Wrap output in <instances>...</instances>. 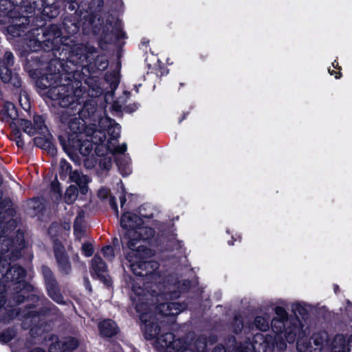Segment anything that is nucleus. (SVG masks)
<instances>
[{
    "label": "nucleus",
    "mask_w": 352,
    "mask_h": 352,
    "mask_svg": "<svg viewBox=\"0 0 352 352\" xmlns=\"http://www.w3.org/2000/svg\"><path fill=\"white\" fill-rule=\"evenodd\" d=\"M87 288L90 291L91 290V287H90V285H89V283L87 281Z\"/></svg>",
    "instance_id": "5fc2aeb1"
},
{
    "label": "nucleus",
    "mask_w": 352,
    "mask_h": 352,
    "mask_svg": "<svg viewBox=\"0 0 352 352\" xmlns=\"http://www.w3.org/2000/svg\"><path fill=\"white\" fill-rule=\"evenodd\" d=\"M60 166L61 169L66 173H70L72 170L71 165L65 160H61L60 162Z\"/></svg>",
    "instance_id": "e433bc0d"
},
{
    "label": "nucleus",
    "mask_w": 352,
    "mask_h": 352,
    "mask_svg": "<svg viewBox=\"0 0 352 352\" xmlns=\"http://www.w3.org/2000/svg\"><path fill=\"white\" fill-rule=\"evenodd\" d=\"M303 332L300 331L297 339V349L299 352H320L328 340V335L326 332L317 333L313 335L311 340H307L304 336Z\"/></svg>",
    "instance_id": "0eeeda50"
},
{
    "label": "nucleus",
    "mask_w": 352,
    "mask_h": 352,
    "mask_svg": "<svg viewBox=\"0 0 352 352\" xmlns=\"http://www.w3.org/2000/svg\"><path fill=\"white\" fill-rule=\"evenodd\" d=\"M18 113L14 104L12 102H7L5 103L3 109V117L2 120L10 124V127L12 129L13 140L15 141L18 147H23L24 146V142L21 138V133L16 129Z\"/></svg>",
    "instance_id": "6e6552de"
},
{
    "label": "nucleus",
    "mask_w": 352,
    "mask_h": 352,
    "mask_svg": "<svg viewBox=\"0 0 352 352\" xmlns=\"http://www.w3.org/2000/svg\"><path fill=\"white\" fill-rule=\"evenodd\" d=\"M150 254L149 250L144 245L138 244L133 250H129L126 256V259L129 263L131 271L137 276H147L151 279V283H145V289H147L150 295L157 298H164L168 295L163 289L164 285L160 281V277L155 271L159 265L156 261H146L145 259ZM157 302L160 299H157Z\"/></svg>",
    "instance_id": "f03ea898"
},
{
    "label": "nucleus",
    "mask_w": 352,
    "mask_h": 352,
    "mask_svg": "<svg viewBox=\"0 0 352 352\" xmlns=\"http://www.w3.org/2000/svg\"><path fill=\"white\" fill-rule=\"evenodd\" d=\"M185 308L184 305L179 302H162L155 307V309L162 316H175L181 313Z\"/></svg>",
    "instance_id": "9b49d317"
},
{
    "label": "nucleus",
    "mask_w": 352,
    "mask_h": 352,
    "mask_svg": "<svg viewBox=\"0 0 352 352\" xmlns=\"http://www.w3.org/2000/svg\"><path fill=\"white\" fill-rule=\"evenodd\" d=\"M270 315L265 312V316H257L255 318L254 324L257 329L265 331L270 327Z\"/></svg>",
    "instance_id": "4be33fe9"
},
{
    "label": "nucleus",
    "mask_w": 352,
    "mask_h": 352,
    "mask_svg": "<svg viewBox=\"0 0 352 352\" xmlns=\"http://www.w3.org/2000/svg\"><path fill=\"white\" fill-rule=\"evenodd\" d=\"M85 135L90 138L94 144L102 145L106 140V134L102 130H97L94 125L89 126L85 131Z\"/></svg>",
    "instance_id": "4468645a"
},
{
    "label": "nucleus",
    "mask_w": 352,
    "mask_h": 352,
    "mask_svg": "<svg viewBox=\"0 0 352 352\" xmlns=\"http://www.w3.org/2000/svg\"><path fill=\"white\" fill-rule=\"evenodd\" d=\"M22 27L19 25H12L8 27V32L13 36H21Z\"/></svg>",
    "instance_id": "c756f323"
},
{
    "label": "nucleus",
    "mask_w": 352,
    "mask_h": 352,
    "mask_svg": "<svg viewBox=\"0 0 352 352\" xmlns=\"http://www.w3.org/2000/svg\"><path fill=\"white\" fill-rule=\"evenodd\" d=\"M45 140L42 138H36L34 139V144L38 146H40V147H42L43 146H45L46 144H47L49 142H48V140L50 138V134L49 133V136L47 138V139H46L45 137Z\"/></svg>",
    "instance_id": "72a5a7b5"
},
{
    "label": "nucleus",
    "mask_w": 352,
    "mask_h": 352,
    "mask_svg": "<svg viewBox=\"0 0 352 352\" xmlns=\"http://www.w3.org/2000/svg\"><path fill=\"white\" fill-rule=\"evenodd\" d=\"M109 195V190L107 188H102L98 192V197L101 199H104Z\"/></svg>",
    "instance_id": "4c0bfd02"
},
{
    "label": "nucleus",
    "mask_w": 352,
    "mask_h": 352,
    "mask_svg": "<svg viewBox=\"0 0 352 352\" xmlns=\"http://www.w3.org/2000/svg\"><path fill=\"white\" fill-rule=\"evenodd\" d=\"M42 271H43V274L47 280V283H52V282H54L53 280H52V272L50 271V270L47 267H42Z\"/></svg>",
    "instance_id": "f704fd0d"
},
{
    "label": "nucleus",
    "mask_w": 352,
    "mask_h": 352,
    "mask_svg": "<svg viewBox=\"0 0 352 352\" xmlns=\"http://www.w3.org/2000/svg\"><path fill=\"white\" fill-rule=\"evenodd\" d=\"M159 352H205L206 340L204 337L194 338L188 336L185 340L175 339L172 333L159 336L154 342Z\"/></svg>",
    "instance_id": "20e7f679"
},
{
    "label": "nucleus",
    "mask_w": 352,
    "mask_h": 352,
    "mask_svg": "<svg viewBox=\"0 0 352 352\" xmlns=\"http://www.w3.org/2000/svg\"><path fill=\"white\" fill-rule=\"evenodd\" d=\"M78 142V143L76 145L74 142L73 146L78 148L82 155H88L92 151V144L90 140H85L82 143H80V142L79 141Z\"/></svg>",
    "instance_id": "393cba45"
},
{
    "label": "nucleus",
    "mask_w": 352,
    "mask_h": 352,
    "mask_svg": "<svg viewBox=\"0 0 352 352\" xmlns=\"http://www.w3.org/2000/svg\"><path fill=\"white\" fill-rule=\"evenodd\" d=\"M88 107H89V104H85V105L84 106V109H83V111H85L88 109Z\"/></svg>",
    "instance_id": "864d4df0"
},
{
    "label": "nucleus",
    "mask_w": 352,
    "mask_h": 352,
    "mask_svg": "<svg viewBox=\"0 0 352 352\" xmlns=\"http://www.w3.org/2000/svg\"><path fill=\"white\" fill-rule=\"evenodd\" d=\"M91 272L93 276H96L102 281H107V266L100 257L95 256L92 259Z\"/></svg>",
    "instance_id": "ddd939ff"
},
{
    "label": "nucleus",
    "mask_w": 352,
    "mask_h": 352,
    "mask_svg": "<svg viewBox=\"0 0 352 352\" xmlns=\"http://www.w3.org/2000/svg\"><path fill=\"white\" fill-rule=\"evenodd\" d=\"M61 122L68 126L69 131V141L81 142L85 136V121L76 114L70 115L69 110H66L61 116Z\"/></svg>",
    "instance_id": "423d86ee"
},
{
    "label": "nucleus",
    "mask_w": 352,
    "mask_h": 352,
    "mask_svg": "<svg viewBox=\"0 0 352 352\" xmlns=\"http://www.w3.org/2000/svg\"><path fill=\"white\" fill-rule=\"evenodd\" d=\"M63 347L64 348V351L66 350H74L75 349L78 345V341L74 338H67L65 342L62 343Z\"/></svg>",
    "instance_id": "cd10ccee"
},
{
    "label": "nucleus",
    "mask_w": 352,
    "mask_h": 352,
    "mask_svg": "<svg viewBox=\"0 0 352 352\" xmlns=\"http://www.w3.org/2000/svg\"><path fill=\"white\" fill-rule=\"evenodd\" d=\"M110 204L112 206V208L115 210L116 212L118 213V209L117 207V205L116 204V199L114 197H111L109 200Z\"/></svg>",
    "instance_id": "ea45409f"
},
{
    "label": "nucleus",
    "mask_w": 352,
    "mask_h": 352,
    "mask_svg": "<svg viewBox=\"0 0 352 352\" xmlns=\"http://www.w3.org/2000/svg\"><path fill=\"white\" fill-rule=\"evenodd\" d=\"M331 352H352V336L347 338L342 335H337L331 343Z\"/></svg>",
    "instance_id": "9d476101"
},
{
    "label": "nucleus",
    "mask_w": 352,
    "mask_h": 352,
    "mask_svg": "<svg viewBox=\"0 0 352 352\" xmlns=\"http://www.w3.org/2000/svg\"><path fill=\"white\" fill-rule=\"evenodd\" d=\"M47 287L49 295L54 301L58 303H62L63 302V297L56 288L54 282L47 283Z\"/></svg>",
    "instance_id": "5701e85b"
},
{
    "label": "nucleus",
    "mask_w": 352,
    "mask_h": 352,
    "mask_svg": "<svg viewBox=\"0 0 352 352\" xmlns=\"http://www.w3.org/2000/svg\"><path fill=\"white\" fill-rule=\"evenodd\" d=\"M236 328L234 329L235 332L240 331L243 327V323L240 318H236Z\"/></svg>",
    "instance_id": "58836bf2"
},
{
    "label": "nucleus",
    "mask_w": 352,
    "mask_h": 352,
    "mask_svg": "<svg viewBox=\"0 0 352 352\" xmlns=\"http://www.w3.org/2000/svg\"><path fill=\"white\" fill-rule=\"evenodd\" d=\"M14 63V56L10 52H6L3 58L0 57V79L8 82L12 78V72L9 67Z\"/></svg>",
    "instance_id": "1a4fd4ad"
},
{
    "label": "nucleus",
    "mask_w": 352,
    "mask_h": 352,
    "mask_svg": "<svg viewBox=\"0 0 352 352\" xmlns=\"http://www.w3.org/2000/svg\"><path fill=\"white\" fill-rule=\"evenodd\" d=\"M329 73L331 75H334V74H335V75H336V76H335V77H336V78H337V79L340 78V76H341V74H340V73H338V75H337V73H336V72H334V70H331V69H330V68L329 69Z\"/></svg>",
    "instance_id": "37998d69"
},
{
    "label": "nucleus",
    "mask_w": 352,
    "mask_h": 352,
    "mask_svg": "<svg viewBox=\"0 0 352 352\" xmlns=\"http://www.w3.org/2000/svg\"><path fill=\"white\" fill-rule=\"evenodd\" d=\"M212 352H232V351H230L229 350H227L223 346H216L213 351Z\"/></svg>",
    "instance_id": "a19ab883"
},
{
    "label": "nucleus",
    "mask_w": 352,
    "mask_h": 352,
    "mask_svg": "<svg viewBox=\"0 0 352 352\" xmlns=\"http://www.w3.org/2000/svg\"><path fill=\"white\" fill-rule=\"evenodd\" d=\"M34 128L36 129V133L41 134L45 137L46 139H47L49 136V131L46 125L45 124L43 117L39 116H34Z\"/></svg>",
    "instance_id": "412c9836"
},
{
    "label": "nucleus",
    "mask_w": 352,
    "mask_h": 352,
    "mask_svg": "<svg viewBox=\"0 0 352 352\" xmlns=\"http://www.w3.org/2000/svg\"><path fill=\"white\" fill-rule=\"evenodd\" d=\"M274 311L276 316L272 320V333L256 334L252 343L247 342L244 346L238 347L237 352H265L267 348L275 345L284 349L286 347L285 340L289 343L295 341L297 334H300V320L297 318L289 320L287 311L281 307H276Z\"/></svg>",
    "instance_id": "f257e3e1"
},
{
    "label": "nucleus",
    "mask_w": 352,
    "mask_h": 352,
    "mask_svg": "<svg viewBox=\"0 0 352 352\" xmlns=\"http://www.w3.org/2000/svg\"><path fill=\"white\" fill-rule=\"evenodd\" d=\"M65 87L63 86V85H61V86H54L53 87H52L50 91H49V93L50 94V97L54 99V100H58V99H60V104L61 106H66L67 104V102L68 101L69 103H72V102L74 101V100L72 99V101L69 100V96H63L61 94H60V91H65Z\"/></svg>",
    "instance_id": "dca6fc26"
},
{
    "label": "nucleus",
    "mask_w": 352,
    "mask_h": 352,
    "mask_svg": "<svg viewBox=\"0 0 352 352\" xmlns=\"http://www.w3.org/2000/svg\"><path fill=\"white\" fill-rule=\"evenodd\" d=\"M74 8H74V5H72V4L69 5V10H74Z\"/></svg>",
    "instance_id": "3c124183"
},
{
    "label": "nucleus",
    "mask_w": 352,
    "mask_h": 352,
    "mask_svg": "<svg viewBox=\"0 0 352 352\" xmlns=\"http://www.w3.org/2000/svg\"><path fill=\"white\" fill-rule=\"evenodd\" d=\"M55 255L61 272L68 274L71 271V265L65 252L61 250H56Z\"/></svg>",
    "instance_id": "6ab92c4d"
},
{
    "label": "nucleus",
    "mask_w": 352,
    "mask_h": 352,
    "mask_svg": "<svg viewBox=\"0 0 352 352\" xmlns=\"http://www.w3.org/2000/svg\"><path fill=\"white\" fill-rule=\"evenodd\" d=\"M137 234L133 236V239L140 241V245H142V241L153 237L155 234V231L150 227L139 226L136 230Z\"/></svg>",
    "instance_id": "f3484780"
},
{
    "label": "nucleus",
    "mask_w": 352,
    "mask_h": 352,
    "mask_svg": "<svg viewBox=\"0 0 352 352\" xmlns=\"http://www.w3.org/2000/svg\"><path fill=\"white\" fill-rule=\"evenodd\" d=\"M102 251L104 256L107 260H111L114 257V251L111 246L107 245L103 248Z\"/></svg>",
    "instance_id": "7c9ffc66"
},
{
    "label": "nucleus",
    "mask_w": 352,
    "mask_h": 352,
    "mask_svg": "<svg viewBox=\"0 0 352 352\" xmlns=\"http://www.w3.org/2000/svg\"><path fill=\"white\" fill-rule=\"evenodd\" d=\"M140 283H135L132 286L133 294L131 298L135 305V309L142 323V330L146 340H156L162 330L159 319L151 313V307L148 303V296Z\"/></svg>",
    "instance_id": "7ed1b4c3"
},
{
    "label": "nucleus",
    "mask_w": 352,
    "mask_h": 352,
    "mask_svg": "<svg viewBox=\"0 0 352 352\" xmlns=\"http://www.w3.org/2000/svg\"><path fill=\"white\" fill-rule=\"evenodd\" d=\"M71 178L74 182H76L78 185L82 193L85 194L87 192L88 188L87 186V184H88L89 180L86 175L78 171H74L71 174Z\"/></svg>",
    "instance_id": "a211bd4d"
},
{
    "label": "nucleus",
    "mask_w": 352,
    "mask_h": 352,
    "mask_svg": "<svg viewBox=\"0 0 352 352\" xmlns=\"http://www.w3.org/2000/svg\"><path fill=\"white\" fill-rule=\"evenodd\" d=\"M332 66L334 67V68H336L338 66V63L337 62H333L332 63Z\"/></svg>",
    "instance_id": "8fccbe9b"
},
{
    "label": "nucleus",
    "mask_w": 352,
    "mask_h": 352,
    "mask_svg": "<svg viewBox=\"0 0 352 352\" xmlns=\"http://www.w3.org/2000/svg\"><path fill=\"white\" fill-rule=\"evenodd\" d=\"M120 204H121V207H122V206H123V205H124V203H125V201H126V198H125V197L123 195V196L120 197Z\"/></svg>",
    "instance_id": "a18cd8bd"
},
{
    "label": "nucleus",
    "mask_w": 352,
    "mask_h": 352,
    "mask_svg": "<svg viewBox=\"0 0 352 352\" xmlns=\"http://www.w3.org/2000/svg\"><path fill=\"white\" fill-rule=\"evenodd\" d=\"M25 276V270L20 266L13 265L6 273L5 279L8 282L19 285V287L24 285L23 278Z\"/></svg>",
    "instance_id": "f8f14e48"
},
{
    "label": "nucleus",
    "mask_w": 352,
    "mask_h": 352,
    "mask_svg": "<svg viewBox=\"0 0 352 352\" xmlns=\"http://www.w3.org/2000/svg\"><path fill=\"white\" fill-rule=\"evenodd\" d=\"M101 124H109L107 133L110 135L111 139L116 140L119 138L120 133V126L118 124L112 123V121L108 118H102L100 120Z\"/></svg>",
    "instance_id": "aec40b11"
},
{
    "label": "nucleus",
    "mask_w": 352,
    "mask_h": 352,
    "mask_svg": "<svg viewBox=\"0 0 352 352\" xmlns=\"http://www.w3.org/2000/svg\"><path fill=\"white\" fill-rule=\"evenodd\" d=\"M16 123V126H20L23 131L28 135L32 136L36 134V129L32 126V123L29 120L21 119L18 120Z\"/></svg>",
    "instance_id": "b1692460"
},
{
    "label": "nucleus",
    "mask_w": 352,
    "mask_h": 352,
    "mask_svg": "<svg viewBox=\"0 0 352 352\" xmlns=\"http://www.w3.org/2000/svg\"><path fill=\"white\" fill-rule=\"evenodd\" d=\"M36 202H37V200H36V199L32 200V201H31V203H30V204L32 205V206H31V207H32V208H34L36 207V206H35V205H36Z\"/></svg>",
    "instance_id": "09e8293b"
},
{
    "label": "nucleus",
    "mask_w": 352,
    "mask_h": 352,
    "mask_svg": "<svg viewBox=\"0 0 352 352\" xmlns=\"http://www.w3.org/2000/svg\"><path fill=\"white\" fill-rule=\"evenodd\" d=\"M107 149L113 153H122L126 150V145L125 144H122L120 146H117L114 148H111L109 145L107 146Z\"/></svg>",
    "instance_id": "c9c22d12"
},
{
    "label": "nucleus",
    "mask_w": 352,
    "mask_h": 352,
    "mask_svg": "<svg viewBox=\"0 0 352 352\" xmlns=\"http://www.w3.org/2000/svg\"><path fill=\"white\" fill-rule=\"evenodd\" d=\"M82 250L87 256H91L94 252L93 247L90 243H84L82 246Z\"/></svg>",
    "instance_id": "473e14b6"
},
{
    "label": "nucleus",
    "mask_w": 352,
    "mask_h": 352,
    "mask_svg": "<svg viewBox=\"0 0 352 352\" xmlns=\"http://www.w3.org/2000/svg\"><path fill=\"white\" fill-rule=\"evenodd\" d=\"M30 352H45V351L41 348H36L32 349Z\"/></svg>",
    "instance_id": "49530a36"
},
{
    "label": "nucleus",
    "mask_w": 352,
    "mask_h": 352,
    "mask_svg": "<svg viewBox=\"0 0 352 352\" xmlns=\"http://www.w3.org/2000/svg\"><path fill=\"white\" fill-rule=\"evenodd\" d=\"M24 99H25V105H24V106H23V108L24 109H29L30 105H29V103L28 102L27 98L25 97V98H24Z\"/></svg>",
    "instance_id": "de8ad7c7"
},
{
    "label": "nucleus",
    "mask_w": 352,
    "mask_h": 352,
    "mask_svg": "<svg viewBox=\"0 0 352 352\" xmlns=\"http://www.w3.org/2000/svg\"><path fill=\"white\" fill-rule=\"evenodd\" d=\"M50 352H54V351H53V347H52V346H50Z\"/></svg>",
    "instance_id": "6e6d98bb"
},
{
    "label": "nucleus",
    "mask_w": 352,
    "mask_h": 352,
    "mask_svg": "<svg viewBox=\"0 0 352 352\" xmlns=\"http://www.w3.org/2000/svg\"><path fill=\"white\" fill-rule=\"evenodd\" d=\"M118 166H119V169L120 170V171L122 172V174H126V175H127V174H129V173H130V171H131V170H129V168H126V170H125L124 172H122V170L121 166H120V164H118Z\"/></svg>",
    "instance_id": "c03bdc74"
},
{
    "label": "nucleus",
    "mask_w": 352,
    "mask_h": 352,
    "mask_svg": "<svg viewBox=\"0 0 352 352\" xmlns=\"http://www.w3.org/2000/svg\"><path fill=\"white\" fill-rule=\"evenodd\" d=\"M78 192L75 186H70L66 190L65 195V201L68 204L73 203L77 198Z\"/></svg>",
    "instance_id": "bb28decb"
},
{
    "label": "nucleus",
    "mask_w": 352,
    "mask_h": 352,
    "mask_svg": "<svg viewBox=\"0 0 352 352\" xmlns=\"http://www.w3.org/2000/svg\"><path fill=\"white\" fill-rule=\"evenodd\" d=\"M189 284H190V283L188 281H185L184 283V285L186 287V288L188 287Z\"/></svg>",
    "instance_id": "603ef678"
},
{
    "label": "nucleus",
    "mask_w": 352,
    "mask_h": 352,
    "mask_svg": "<svg viewBox=\"0 0 352 352\" xmlns=\"http://www.w3.org/2000/svg\"><path fill=\"white\" fill-rule=\"evenodd\" d=\"M292 310L295 314L296 317L298 315L303 316L306 311L302 305L298 303L294 304L292 307Z\"/></svg>",
    "instance_id": "2f4dec72"
},
{
    "label": "nucleus",
    "mask_w": 352,
    "mask_h": 352,
    "mask_svg": "<svg viewBox=\"0 0 352 352\" xmlns=\"http://www.w3.org/2000/svg\"><path fill=\"white\" fill-rule=\"evenodd\" d=\"M51 190L54 194L55 199H58L61 196V190L60 188V184L58 181L55 179L51 184Z\"/></svg>",
    "instance_id": "c85d7f7f"
},
{
    "label": "nucleus",
    "mask_w": 352,
    "mask_h": 352,
    "mask_svg": "<svg viewBox=\"0 0 352 352\" xmlns=\"http://www.w3.org/2000/svg\"><path fill=\"white\" fill-rule=\"evenodd\" d=\"M82 222L83 216L81 214H79L78 216L76 218L74 225V233L78 239L81 238L85 233Z\"/></svg>",
    "instance_id": "a878e982"
},
{
    "label": "nucleus",
    "mask_w": 352,
    "mask_h": 352,
    "mask_svg": "<svg viewBox=\"0 0 352 352\" xmlns=\"http://www.w3.org/2000/svg\"><path fill=\"white\" fill-rule=\"evenodd\" d=\"M100 334L104 337H111L118 332V327L111 320H104L98 324Z\"/></svg>",
    "instance_id": "2eb2a0df"
},
{
    "label": "nucleus",
    "mask_w": 352,
    "mask_h": 352,
    "mask_svg": "<svg viewBox=\"0 0 352 352\" xmlns=\"http://www.w3.org/2000/svg\"><path fill=\"white\" fill-rule=\"evenodd\" d=\"M1 338L2 339V340L3 342H8L10 340H11L12 336H5L4 333H2L1 336Z\"/></svg>",
    "instance_id": "79ce46f5"
},
{
    "label": "nucleus",
    "mask_w": 352,
    "mask_h": 352,
    "mask_svg": "<svg viewBox=\"0 0 352 352\" xmlns=\"http://www.w3.org/2000/svg\"><path fill=\"white\" fill-rule=\"evenodd\" d=\"M142 223L141 218L131 212L124 214L121 218L120 224L124 230L123 239L126 241L129 250H133L140 243V241L133 239V236L137 234L135 230Z\"/></svg>",
    "instance_id": "39448f33"
}]
</instances>
